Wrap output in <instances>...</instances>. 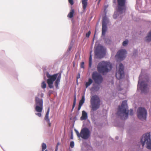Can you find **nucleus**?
Segmentation results:
<instances>
[{"label": "nucleus", "mask_w": 151, "mask_h": 151, "mask_svg": "<svg viewBox=\"0 0 151 151\" xmlns=\"http://www.w3.org/2000/svg\"><path fill=\"white\" fill-rule=\"evenodd\" d=\"M47 77L48 78L47 80V83L49 87L50 88H52L53 86L52 85L54 81L55 82V85L56 88H58V85L59 83L61 77V75L60 74L58 76V74H55L52 75H50L48 73H47Z\"/></svg>", "instance_id": "1"}, {"label": "nucleus", "mask_w": 151, "mask_h": 151, "mask_svg": "<svg viewBox=\"0 0 151 151\" xmlns=\"http://www.w3.org/2000/svg\"><path fill=\"white\" fill-rule=\"evenodd\" d=\"M127 101H122L121 106H119L117 113V115L120 116L122 119H127L129 113V111H127Z\"/></svg>", "instance_id": "2"}, {"label": "nucleus", "mask_w": 151, "mask_h": 151, "mask_svg": "<svg viewBox=\"0 0 151 151\" xmlns=\"http://www.w3.org/2000/svg\"><path fill=\"white\" fill-rule=\"evenodd\" d=\"M112 68L111 63L108 61H103L99 63L97 66L99 72L104 74L108 72Z\"/></svg>", "instance_id": "3"}, {"label": "nucleus", "mask_w": 151, "mask_h": 151, "mask_svg": "<svg viewBox=\"0 0 151 151\" xmlns=\"http://www.w3.org/2000/svg\"><path fill=\"white\" fill-rule=\"evenodd\" d=\"M141 142L143 147L145 143L147 148L151 149V133H148L144 134L141 139Z\"/></svg>", "instance_id": "4"}, {"label": "nucleus", "mask_w": 151, "mask_h": 151, "mask_svg": "<svg viewBox=\"0 0 151 151\" xmlns=\"http://www.w3.org/2000/svg\"><path fill=\"white\" fill-rule=\"evenodd\" d=\"M100 99L97 95H95L91 97V103L93 111H96L99 108L100 105Z\"/></svg>", "instance_id": "5"}, {"label": "nucleus", "mask_w": 151, "mask_h": 151, "mask_svg": "<svg viewBox=\"0 0 151 151\" xmlns=\"http://www.w3.org/2000/svg\"><path fill=\"white\" fill-rule=\"evenodd\" d=\"M75 131L79 138L81 137L83 139H87L90 136V132L88 128H84L82 129L80 133L77 130L75 129Z\"/></svg>", "instance_id": "6"}, {"label": "nucleus", "mask_w": 151, "mask_h": 151, "mask_svg": "<svg viewBox=\"0 0 151 151\" xmlns=\"http://www.w3.org/2000/svg\"><path fill=\"white\" fill-rule=\"evenodd\" d=\"M105 49L100 45H98L96 47L94 51L95 55L99 58H103L105 54Z\"/></svg>", "instance_id": "7"}, {"label": "nucleus", "mask_w": 151, "mask_h": 151, "mask_svg": "<svg viewBox=\"0 0 151 151\" xmlns=\"http://www.w3.org/2000/svg\"><path fill=\"white\" fill-rule=\"evenodd\" d=\"M138 117L141 120H145L146 119L147 111L144 108L139 107L137 111Z\"/></svg>", "instance_id": "8"}, {"label": "nucleus", "mask_w": 151, "mask_h": 151, "mask_svg": "<svg viewBox=\"0 0 151 151\" xmlns=\"http://www.w3.org/2000/svg\"><path fill=\"white\" fill-rule=\"evenodd\" d=\"M124 76V66L122 63H120L119 65V69L116 71V76L117 79L119 80L123 78Z\"/></svg>", "instance_id": "9"}, {"label": "nucleus", "mask_w": 151, "mask_h": 151, "mask_svg": "<svg viewBox=\"0 0 151 151\" xmlns=\"http://www.w3.org/2000/svg\"><path fill=\"white\" fill-rule=\"evenodd\" d=\"M92 78L96 83L99 84L101 83L102 81V76L97 72H94L92 75Z\"/></svg>", "instance_id": "10"}, {"label": "nucleus", "mask_w": 151, "mask_h": 151, "mask_svg": "<svg viewBox=\"0 0 151 151\" xmlns=\"http://www.w3.org/2000/svg\"><path fill=\"white\" fill-rule=\"evenodd\" d=\"M126 0H117L118 11L121 13L126 10Z\"/></svg>", "instance_id": "11"}, {"label": "nucleus", "mask_w": 151, "mask_h": 151, "mask_svg": "<svg viewBox=\"0 0 151 151\" xmlns=\"http://www.w3.org/2000/svg\"><path fill=\"white\" fill-rule=\"evenodd\" d=\"M126 54L127 51L126 50L124 49L121 50L117 52L116 55V57L119 60H122L126 57Z\"/></svg>", "instance_id": "12"}, {"label": "nucleus", "mask_w": 151, "mask_h": 151, "mask_svg": "<svg viewBox=\"0 0 151 151\" xmlns=\"http://www.w3.org/2000/svg\"><path fill=\"white\" fill-rule=\"evenodd\" d=\"M43 108V106H35V110L36 111L38 112V113H35V114L37 115L39 117H41L42 116V112Z\"/></svg>", "instance_id": "13"}, {"label": "nucleus", "mask_w": 151, "mask_h": 151, "mask_svg": "<svg viewBox=\"0 0 151 151\" xmlns=\"http://www.w3.org/2000/svg\"><path fill=\"white\" fill-rule=\"evenodd\" d=\"M147 83L144 81L141 82L140 84L141 90L142 93H145L147 91Z\"/></svg>", "instance_id": "14"}, {"label": "nucleus", "mask_w": 151, "mask_h": 151, "mask_svg": "<svg viewBox=\"0 0 151 151\" xmlns=\"http://www.w3.org/2000/svg\"><path fill=\"white\" fill-rule=\"evenodd\" d=\"M35 106H43V101L42 99H40L37 97H35Z\"/></svg>", "instance_id": "15"}, {"label": "nucleus", "mask_w": 151, "mask_h": 151, "mask_svg": "<svg viewBox=\"0 0 151 151\" xmlns=\"http://www.w3.org/2000/svg\"><path fill=\"white\" fill-rule=\"evenodd\" d=\"M50 112V108H49L47 109V111L46 112L44 118V119L48 123L49 126H51V123L50 122V119L49 118V114Z\"/></svg>", "instance_id": "16"}, {"label": "nucleus", "mask_w": 151, "mask_h": 151, "mask_svg": "<svg viewBox=\"0 0 151 151\" xmlns=\"http://www.w3.org/2000/svg\"><path fill=\"white\" fill-rule=\"evenodd\" d=\"M88 117L87 114V113L84 111H82V115L80 118L81 120H86Z\"/></svg>", "instance_id": "17"}, {"label": "nucleus", "mask_w": 151, "mask_h": 151, "mask_svg": "<svg viewBox=\"0 0 151 151\" xmlns=\"http://www.w3.org/2000/svg\"><path fill=\"white\" fill-rule=\"evenodd\" d=\"M107 27L106 25L102 24V33L103 35H105L106 32L107 30Z\"/></svg>", "instance_id": "18"}, {"label": "nucleus", "mask_w": 151, "mask_h": 151, "mask_svg": "<svg viewBox=\"0 0 151 151\" xmlns=\"http://www.w3.org/2000/svg\"><path fill=\"white\" fill-rule=\"evenodd\" d=\"M88 0H82V3L83 5V7L84 10L86 9L87 5Z\"/></svg>", "instance_id": "19"}, {"label": "nucleus", "mask_w": 151, "mask_h": 151, "mask_svg": "<svg viewBox=\"0 0 151 151\" xmlns=\"http://www.w3.org/2000/svg\"><path fill=\"white\" fill-rule=\"evenodd\" d=\"M93 81V80L91 78H89L88 79V81L86 83L85 86L86 88H87L91 85Z\"/></svg>", "instance_id": "20"}, {"label": "nucleus", "mask_w": 151, "mask_h": 151, "mask_svg": "<svg viewBox=\"0 0 151 151\" xmlns=\"http://www.w3.org/2000/svg\"><path fill=\"white\" fill-rule=\"evenodd\" d=\"M145 41L147 42L151 41V32L148 33L147 36L146 37Z\"/></svg>", "instance_id": "21"}, {"label": "nucleus", "mask_w": 151, "mask_h": 151, "mask_svg": "<svg viewBox=\"0 0 151 151\" xmlns=\"http://www.w3.org/2000/svg\"><path fill=\"white\" fill-rule=\"evenodd\" d=\"M74 12V9H71L68 15V17L70 18H72L73 16V14Z\"/></svg>", "instance_id": "22"}, {"label": "nucleus", "mask_w": 151, "mask_h": 151, "mask_svg": "<svg viewBox=\"0 0 151 151\" xmlns=\"http://www.w3.org/2000/svg\"><path fill=\"white\" fill-rule=\"evenodd\" d=\"M91 51L90 52V55L89 58V66L90 68L91 67L92 63V55H91Z\"/></svg>", "instance_id": "23"}, {"label": "nucleus", "mask_w": 151, "mask_h": 151, "mask_svg": "<svg viewBox=\"0 0 151 151\" xmlns=\"http://www.w3.org/2000/svg\"><path fill=\"white\" fill-rule=\"evenodd\" d=\"M85 101V97L84 96H83L82 97L81 100L80 101L79 105L82 106L84 103Z\"/></svg>", "instance_id": "24"}, {"label": "nucleus", "mask_w": 151, "mask_h": 151, "mask_svg": "<svg viewBox=\"0 0 151 151\" xmlns=\"http://www.w3.org/2000/svg\"><path fill=\"white\" fill-rule=\"evenodd\" d=\"M108 22V19L106 17H103L102 24H107V23Z\"/></svg>", "instance_id": "25"}, {"label": "nucleus", "mask_w": 151, "mask_h": 151, "mask_svg": "<svg viewBox=\"0 0 151 151\" xmlns=\"http://www.w3.org/2000/svg\"><path fill=\"white\" fill-rule=\"evenodd\" d=\"M42 151H44L47 147L46 145L44 143H42Z\"/></svg>", "instance_id": "26"}, {"label": "nucleus", "mask_w": 151, "mask_h": 151, "mask_svg": "<svg viewBox=\"0 0 151 151\" xmlns=\"http://www.w3.org/2000/svg\"><path fill=\"white\" fill-rule=\"evenodd\" d=\"M46 87V84L45 81H43L42 82L41 84V87L42 88H45Z\"/></svg>", "instance_id": "27"}, {"label": "nucleus", "mask_w": 151, "mask_h": 151, "mask_svg": "<svg viewBox=\"0 0 151 151\" xmlns=\"http://www.w3.org/2000/svg\"><path fill=\"white\" fill-rule=\"evenodd\" d=\"M128 42V41L127 40H126L125 41H124L122 43V45L124 46H125L127 45V44Z\"/></svg>", "instance_id": "28"}, {"label": "nucleus", "mask_w": 151, "mask_h": 151, "mask_svg": "<svg viewBox=\"0 0 151 151\" xmlns=\"http://www.w3.org/2000/svg\"><path fill=\"white\" fill-rule=\"evenodd\" d=\"M74 145V142L73 141H71L70 143V146L71 148H73Z\"/></svg>", "instance_id": "29"}, {"label": "nucleus", "mask_w": 151, "mask_h": 151, "mask_svg": "<svg viewBox=\"0 0 151 151\" xmlns=\"http://www.w3.org/2000/svg\"><path fill=\"white\" fill-rule=\"evenodd\" d=\"M80 66L81 68H84V63L83 62H82L81 63Z\"/></svg>", "instance_id": "30"}, {"label": "nucleus", "mask_w": 151, "mask_h": 151, "mask_svg": "<svg viewBox=\"0 0 151 151\" xmlns=\"http://www.w3.org/2000/svg\"><path fill=\"white\" fill-rule=\"evenodd\" d=\"M99 89V86H96L94 87V89L96 91H98Z\"/></svg>", "instance_id": "31"}, {"label": "nucleus", "mask_w": 151, "mask_h": 151, "mask_svg": "<svg viewBox=\"0 0 151 151\" xmlns=\"http://www.w3.org/2000/svg\"><path fill=\"white\" fill-rule=\"evenodd\" d=\"M91 33V32L90 31H89L88 33H86V37H88L90 36Z\"/></svg>", "instance_id": "32"}, {"label": "nucleus", "mask_w": 151, "mask_h": 151, "mask_svg": "<svg viewBox=\"0 0 151 151\" xmlns=\"http://www.w3.org/2000/svg\"><path fill=\"white\" fill-rule=\"evenodd\" d=\"M129 114L130 115H132L133 114V111L132 109H130L129 111Z\"/></svg>", "instance_id": "33"}, {"label": "nucleus", "mask_w": 151, "mask_h": 151, "mask_svg": "<svg viewBox=\"0 0 151 151\" xmlns=\"http://www.w3.org/2000/svg\"><path fill=\"white\" fill-rule=\"evenodd\" d=\"M69 2L71 5H73L74 3L73 0H68Z\"/></svg>", "instance_id": "34"}, {"label": "nucleus", "mask_w": 151, "mask_h": 151, "mask_svg": "<svg viewBox=\"0 0 151 151\" xmlns=\"http://www.w3.org/2000/svg\"><path fill=\"white\" fill-rule=\"evenodd\" d=\"M76 95L75 94L74 96V99L73 103H76Z\"/></svg>", "instance_id": "35"}, {"label": "nucleus", "mask_w": 151, "mask_h": 151, "mask_svg": "<svg viewBox=\"0 0 151 151\" xmlns=\"http://www.w3.org/2000/svg\"><path fill=\"white\" fill-rule=\"evenodd\" d=\"M76 103H73V106H72V110L74 108V107L75 106V105H76Z\"/></svg>", "instance_id": "36"}, {"label": "nucleus", "mask_w": 151, "mask_h": 151, "mask_svg": "<svg viewBox=\"0 0 151 151\" xmlns=\"http://www.w3.org/2000/svg\"><path fill=\"white\" fill-rule=\"evenodd\" d=\"M81 106H81V105H78V111H79L80 109Z\"/></svg>", "instance_id": "37"}, {"label": "nucleus", "mask_w": 151, "mask_h": 151, "mask_svg": "<svg viewBox=\"0 0 151 151\" xmlns=\"http://www.w3.org/2000/svg\"><path fill=\"white\" fill-rule=\"evenodd\" d=\"M59 144H59V142H58L57 144V145H56V148L58 149V146L59 145Z\"/></svg>", "instance_id": "38"}, {"label": "nucleus", "mask_w": 151, "mask_h": 151, "mask_svg": "<svg viewBox=\"0 0 151 151\" xmlns=\"http://www.w3.org/2000/svg\"><path fill=\"white\" fill-rule=\"evenodd\" d=\"M116 138V139H118V138H119V137H118V136H116V138Z\"/></svg>", "instance_id": "39"}, {"label": "nucleus", "mask_w": 151, "mask_h": 151, "mask_svg": "<svg viewBox=\"0 0 151 151\" xmlns=\"http://www.w3.org/2000/svg\"><path fill=\"white\" fill-rule=\"evenodd\" d=\"M139 82H138V87L139 86Z\"/></svg>", "instance_id": "40"}, {"label": "nucleus", "mask_w": 151, "mask_h": 151, "mask_svg": "<svg viewBox=\"0 0 151 151\" xmlns=\"http://www.w3.org/2000/svg\"><path fill=\"white\" fill-rule=\"evenodd\" d=\"M58 150V149L55 148V151H57Z\"/></svg>", "instance_id": "41"}, {"label": "nucleus", "mask_w": 151, "mask_h": 151, "mask_svg": "<svg viewBox=\"0 0 151 151\" xmlns=\"http://www.w3.org/2000/svg\"><path fill=\"white\" fill-rule=\"evenodd\" d=\"M43 94L42 93V94H41V97H43Z\"/></svg>", "instance_id": "42"}, {"label": "nucleus", "mask_w": 151, "mask_h": 151, "mask_svg": "<svg viewBox=\"0 0 151 151\" xmlns=\"http://www.w3.org/2000/svg\"><path fill=\"white\" fill-rule=\"evenodd\" d=\"M71 139H73V137H71Z\"/></svg>", "instance_id": "43"}, {"label": "nucleus", "mask_w": 151, "mask_h": 151, "mask_svg": "<svg viewBox=\"0 0 151 151\" xmlns=\"http://www.w3.org/2000/svg\"><path fill=\"white\" fill-rule=\"evenodd\" d=\"M45 151H48L47 150H46Z\"/></svg>", "instance_id": "44"}, {"label": "nucleus", "mask_w": 151, "mask_h": 151, "mask_svg": "<svg viewBox=\"0 0 151 151\" xmlns=\"http://www.w3.org/2000/svg\"><path fill=\"white\" fill-rule=\"evenodd\" d=\"M73 66H74V64H73Z\"/></svg>", "instance_id": "45"}, {"label": "nucleus", "mask_w": 151, "mask_h": 151, "mask_svg": "<svg viewBox=\"0 0 151 151\" xmlns=\"http://www.w3.org/2000/svg\"><path fill=\"white\" fill-rule=\"evenodd\" d=\"M101 0H99V1H101Z\"/></svg>", "instance_id": "46"}]
</instances>
